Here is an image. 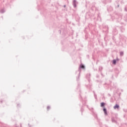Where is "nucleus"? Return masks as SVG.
Masks as SVG:
<instances>
[{
    "label": "nucleus",
    "mask_w": 127,
    "mask_h": 127,
    "mask_svg": "<svg viewBox=\"0 0 127 127\" xmlns=\"http://www.w3.org/2000/svg\"><path fill=\"white\" fill-rule=\"evenodd\" d=\"M81 69H85V65L82 64L80 65L78 70L75 72V74H77V73H78V71L79 72L78 74V77L76 78L77 81H79V77H80V74L81 73Z\"/></svg>",
    "instance_id": "1"
},
{
    "label": "nucleus",
    "mask_w": 127,
    "mask_h": 127,
    "mask_svg": "<svg viewBox=\"0 0 127 127\" xmlns=\"http://www.w3.org/2000/svg\"><path fill=\"white\" fill-rule=\"evenodd\" d=\"M117 22H121L122 19H123V14L118 13L116 16Z\"/></svg>",
    "instance_id": "2"
},
{
    "label": "nucleus",
    "mask_w": 127,
    "mask_h": 127,
    "mask_svg": "<svg viewBox=\"0 0 127 127\" xmlns=\"http://www.w3.org/2000/svg\"><path fill=\"white\" fill-rule=\"evenodd\" d=\"M89 110H90V111H91V112L92 113V115L93 116V117H94L95 119H96V120H97V121H99V119H98V115H97V113H96V112H95V110H94V108H93V107L91 108H89Z\"/></svg>",
    "instance_id": "3"
},
{
    "label": "nucleus",
    "mask_w": 127,
    "mask_h": 127,
    "mask_svg": "<svg viewBox=\"0 0 127 127\" xmlns=\"http://www.w3.org/2000/svg\"><path fill=\"white\" fill-rule=\"evenodd\" d=\"M77 4H78V2L76 0H73L72 1V5L73 6V7L74 8H76L77 7Z\"/></svg>",
    "instance_id": "4"
},
{
    "label": "nucleus",
    "mask_w": 127,
    "mask_h": 127,
    "mask_svg": "<svg viewBox=\"0 0 127 127\" xmlns=\"http://www.w3.org/2000/svg\"><path fill=\"white\" fill-rule=\"evenodd\" d=\"M86 79H87L88 81L89 82H91V79H90V78L91 77V73H88L86 74Z\"/></svg>",
    "instance_id": "5"
},
{
    "label": "nucleus",
    "mask_w": 127,
    "mask_h": 127,
    "mask_svg": "<svg viewBox=\"0 0 127 127\" xmlns=\"http://www.w3.org/2000/svg\"><path fill=\"white\" fill-rule=\"evenodd\" d=\"M103 112L105 115H106V116L107 115H108V111H107V108L103 107Z\"/></svg>",
    "instance_id": "6"
},
{
    "label": "nucleus",
    "mask_w": 127,
    "mask_h": 127,
    "mask_svg": "<svg viewBox=\"0 0 127 127\" xmlns=\"http://www.w3.org/2000/svg\"><path fill=\"white\" fill-rule=\"evenodd\" d=\"M117 60H118V61H119V59H117V60H113L112 61V64H113V65H116L117 64Z\"/></svg>",
    "instance_id": "7"
},
{
    "label": "nucleus",
    "mask_w": 127,
    "mask_h": 127,
    "mask_svg": "<svg viewBox=\"0 0 127 127\" xmlns=\"http://www.w3.org/2000/svg\"><path fill=\"white\" fill-rule=\"evenodd\" d=\"M120 108V105H119V104H116L114 106V109L115 110H116V109H119Z\"/></svg>",
    "instance_id": "8"
},
{
    "label": "nucleus",
    "mask_w": 127,
    "mask_h": 127,
    "mask_svg": "<svg viewBox=\"0 0 127 127\" xmlns=\"http://www.w3.org/2000/svg\"><path fill=\"white\" fill-rule=\"evenodd\" d=\"M115 71L116 73V77L117 78L118 74H119V70H118V68H115Z\"/></svg>",
    "instance_id": "9"
},
{
    "label": "nucleus",
    "mask_w": 127,
    "mask_h": 127,
    "mask_svg": "<svg viewBox=\"0 0 127 127\" xmlns=\"http://www.w3.org/2000/svg\"><path fill=\"white\" fill-rule=\"evenodd\" d=\"M105 105H106V103L105 102H102L101 103L100 106L102 108H105Z\"/></svg>",
    "instance_id": "10"
},
{
    "label": "nucleus",
    "mask_w": 127,
    "mask_h": 127,
    "mask_svg": "<svg viewBox=\"0 0 127 127\" xmlns=\"http://www.w3.org/2000/svg\"><path fill=\"white\" fill-rule=\"evenodd\" d=\"M113 34H115V35L118 34V30H117L116 29L114 30L113 31Z\"/></svg>",
    "instance_id": "11"
},
{
    "label": "nucleus",
    "mask_w": 127,
    "mask_h": 127,
    "mask_svg": "<svg viewBox=\"0 0 127 127\" xmlns=\"http://www.w3.org/2000/svg\"><path fill=\"white\" fill-rule=\"evenodd\" d=\"M120 55L121 56V57H123V56H124V52H120Z\"/></svg>",
    "instance_id": "12"
},
{
    "label": "nucleus",
    "mask_w": 127,
    "mask_h": 127,
    "mask_svg": "<svg viewBox=\"0 0 127 127\" xmlns=\"http://www.w3.org/2000/svg\"><path fill=\"white\" fill-rule=\"evenodd\" d=\"M112 123H117V121H116V120H115V118H112Z\"/></svg>",
    "instance_id": "13"
},
{
    "label": "nucleus",
    "mask_w": 127,
    "mask_h": 127,
    "mask_svg": "<svg viewBox=\"0 0 127 127\" xmlns=\"http://www.w3.org/2000/svg\"><path fill=\"white\" fill-rule=\"evenodd\" d=\"M0 12L1 13H4V12H5V10H4L3 9H2L0 10Z\"/></svg>",
    "instance_id": "14"
},
{
    "label": "nucleus",
    "mask_w": 127,
    "mask_h": 127,
    "mask_svg": "<svg viewBox=\"0 0 127 127\" xmlns=\"http://www.w3.org/2000/svg\"><path fill=\"white\" fill-rule=\"evenodd\" d=\"M106 27V31L103 30V31H105V32H106L107 33V32H108V31L109 30V27H108V26H105Z\"/></svg>",
    "instance_id": "15"
},
{
    "label": "nucleus",
    "mask_w": 127,
    "mask_h": 127,
    "mask_svg": "<svg viewBox=\"0 0 127 127\" xmlns=\"http://www.w3.org/2000/svg\"><path fill=\"white\" fill-rule=\"evenodd\" d=\"M103 70V67L102 66H99V71L100 72H102V70Z\"/></svg>",
    "instance_id": "16"
},
{
    "label": "nucleus",
    "mask_w": 127,
    "mask_h": 127,
    "mask_svg": "<svg viewBox=\"0 0 127 127\" xmlns=\"http://www.w3.org/2000/svg\"><path fill=\"white\" fill-rule=\"evenodd\" d=\"M124 20L126 22L127 21V14L124 16Z\"/></svg>",
    "instance_id": "17"
},
{
    "label": "nucleus",
    "mask_w": 127,
    "mask_h": 127,
    "mask_svg": "<svg viewBox=\"0 0 127 127\" xmlns=\"http://www.w3.org/2000/svg\"><path fill=\"white\" fill-rule=\"evenodd\" d=\"M80 111L81 112V115H83V112H84V109H83V108H81Z\"/></svg>",
    "instance_id": "18"
},
{
    "label": "nucleus",
    "mask_w": 127,
    "mask_h": 127,
    "mask_svg": "<svg viewBox=\"0 0 127 127\" xmlns=\"http://www.w3.org/2000/svg\"><path fill=\"white\" fill-rule=\"evenodd\" d=\"M98 18H101V14L100 13H98Z\"/></svg>",
    "instance_id": "19"
},
{
    "label": "nucleus",
    "mask_w": 127,
    "mask_h": 127,
    "mask_svg": "<svg viewBox=\"0 0 127 127\" xmlns=\"http://www.w3.org/2000/svg\"><path fill=\"white\" fill-rule=\"evenodd\" d=\"M94 97H95V99H96V100H97V95H96V93H94Z\"/></svg>",
    "instance_id": "20"
},
{
    "label": "nucleus",
    "mask_w": 127,
    "mask_h": 127,
    "mask_svg": "<svg viewBox=\"0 0 127 127\" xmlns=\"http://www.w3.org/2000/svg\"><path fill=\"white\" fill-rule=\"evenodd\" d=\"M125 11H127V7H125Z\"/></svg>",
    "instance_id": "21"
},
{
    "label": "nucleus",
    "mask_w": 127,
    "mask_h": 127,
    "mask_svg": "<svg viewBox=\"0 0 127 127\" xmlns=\"http://www.w3.org/2000/svg\"><path fill=\"white\" fill-rule=\"evenodd\" d=\"M47 109V110H49V109H50V106H48Z\"/></svg>",
    "instance_id": "22"
},
{
    "label": "nucleus",
    "mask_w": 127,
    "mask_h": 127,
    "mask_svg": "<svg viewBox=\"0 0 127 127\" xmlns=\"http://www.w3.org/2000/svg\"><path fill=\"white\" fill-rule=\"evenodd\" d=\"M99 74H96V78H99Z\"/></svg>",
    "instance_id": "23"
},
{
    "label": "nucleus",
    "mask_w": 127,
    "mask_h": 127,
    "mask_svg": "<svg viewBox=\"0 0 127 127\" xmlns=\"http://www.w3.org/2000/svg\"><path fill=\"white\" fill-rule=\"evenodd\" d=\"M28 126L29 127H31V125H30L29 124H28Z\"/></svg>",
    "instance_id": "24"
},
{
    "label": "nucleus",
    "mask_w": 127,
    "mask_h": 127,
    "mask_svg": "<svg viewBox=\"0 0 127 127\" xmlns=\"http://www.w3.org/2000/svg\"><path fill=\"white\" fill-rule=\"evenodd\" d=\"M119 6H120V5L118 4V5H117V6H116V7H119Z\"/></svg>",
    "instance_id": "25"
},
{
    "label": "nucleus",
    "mask_w": 127,
    "mask_h": 127,
    "mask_svg": "<svg viewBox=\"0 0 127 127\" xmlns=\"http://www.w3.org/2000/svg\"><path fill=\"white\" fill-rule=\"evenodd\" d=\"M19 105H20V104H17V107H19Z\"/></svg>",
    "instance_id": "26"
},
{
    "label": "nucleus",
    "mask_w": 127,
    "mask_h": 127,
    "mask_svg": "<svg viewBox=\"0 0 127 127\" xmlns=\"http://www.w3.org/2000/svg\"><path fill=\"white\" fill-rule=\"evenodd\" d=\"M64 7H66V5H64Z\"/></svg>",
    "instance_id": "27"
},
{
    "label": "nucleus",
    "mask_w": 127,
    "mask_h": 127,
    "mask_svg": "<svg viewBox=\"0 0 127 127\" xmlns=\"http://www.w3.org/2000/svg\"><path fill=\"white\" fill-rule=\"evenodd\" d=\"M78 87H80V84H78Z\"/></svg>",
    "instance_id": "28"
},
{
    "label": "nucleus",
    "mask_w": 127,
    "mask_h": 127,
    "mask_svg": "<svg viewBox=\"0 0 127 127\" xmlns=\"http://www.w3.org/2000/svg\"><path fill=\"white\" fill-rule=\"evenodd\" d=\"M59 32H60V33H61V30H60Z\"/></svg>",
    "instance_id": "29"
},
{
    "label": "nucleus",
    "mask_w": 127,
    "mask_h": 127,
    "mask_svg": "<svg viewBox=\"0 0 127 127\" xmlns=\"http://www.w3.org/2000/svg\"><path fill=\"white\" fill-rule=\"evenodd\" d=\"M93 93H94V95H95V94H96V93H95V91H93Z\"/></svg>",
    "instance_id": "30"
},
{
    "label": "nucleus",
    "mask_w": 127,
    "mask_h": 127,
    "mask_svg": "<svg viewBox=\"0 0 127 127\" xmlns=\"http://www.w3.org/2000/svg\"><path fill=\"white\" fill-rule=\"evenodd\" d=\"M0 103H2V100H1V101H0Z\"/></svg>",
    "instance_id": "31"
},
{
    "label": "nucleus",
    "mask_w": 127,
    "mask_h": 127,
    "mask_svg": "<svg viewBox=\"0 0 127 127\" xmlns=\"http://www.w3.org/2000/svg\"><path fill=\"white\" fill-rule=\"evenodd\" d=\"M22 127V125H21V124H20V127Z\"/></svg>",
    "instance_id": "32"
},
{
    "label": "nucleus",
    "mask_w": 127,
    "mask_h": 127,
    "mask_svg": "<svg viewBox=\"0 0 127 127\" xmlns=\"http://www.w3.org/2000/svg\"><path fill=\"white\" fill-rule=\"evenodd\" d=\"M112 78H114V76L113 75H112Z\"/></svg>",
    "instance_id": "33"
},
{
    "label": "nucleus",
    "mask_w": 127,
    "mask_h": 127,
    "mask_svg": "<svg viewBox=\"0 0 127 127\" xmlns=\"http://www.w3.org/2000/svg\"><path fill=\"white\" fill-rule=\"evenodd\" d=\"M101 75H103V73H101Z\"/></svg>",
    "instance_id": "34"
},
{
    "label": "nucleus",
    "mask_w": 127,
    "mask_h": 127,
    "mask_svg": "<svg viewBox=\"0 0 127 127\" xmlns=\"http://www.w3.org/2000/svg\"><path fill=\"white\" fill-rule=\"evenodd\" d=\"M87 108H89L88 106H87Z\"/></svg>",
    "instance_id": "35"
}]
</instances>
